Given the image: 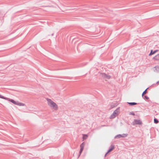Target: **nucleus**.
Here are the masks:
<instances>
[{"label":"nucleus","instance_id":"4","mask_svg":"<svg viewBox=\"0 0 159 159\" xmlns=\"http://www.w3.org/2000/svg\"><path fill=\"white\" fill-rule=\"evenodd\" d=\"M142 122L140 120H137L136 119H134L132 123V124L134 125H142Z\"/></svg>","mask_w":159,"mask_h":159},{"label":"nucleus","instance_id":"19","mask_svg":"<svg viewBox=\"0 0 159 159\" xmlns=\"http://www.w3.org/2000/svg\"><path fill=\"white\" fill-rule=\"evenodd\" d=\"M83 150V149L80 148V150L79 152V153L80 155Z\"/></svg>","mask_w":159,"mask_h":159},{"label":"nucleus","instance_id":"9","mask_svg":"<svg viewBox=\"0 0 159 159\" xmlns=\"http://www.w3.org/2000/svg\"><path fill=\"white\" fill-rule=\"evenodd\" d=\"M154 71L157 72H159V66H156L155 67Z\"/></svg>","mask_w":159,"mask_h":159},{"label":"nucleus","instance_id":"3","mask_svg":"<svg viewBox=\"0 0 159 159\" xmlns=\"http://www.w3.org/2000/svg\"><path fill=\"white\" fill-rule=\"evenodd\" d=\"M119 109L120 107H118L114 111L110 117V119H113L116 117L118 114V113L119 111Z\"/></svg>","mask_w":159,"mask_h":159},{"label":"nucleus","instance_id":"5","mask_svg":"<svg viewBox=\"0 0 159 159\" xmlns=\"http://www.w3.org/2000/svg\"><path fill=\"white\" fill-rule=\"evenodd\" d=\"M102 77L104 78H106L107 79H109L111 78V76L109 75H108L105 73H103L102 74Z\"/></svg>","mask_w":159,"mask_h":159},{"label":"nucleus","instance_id":"12","mask_svg":"<svg viewBox=\"0 0 159 159\" xmlns=\"http://www.w3.org/2000/svg\"><path fill=\"white\" fill-rule=\"evenodd\" d=\"M148 89L147 88L142 93V97L143 98V96H144V95L146 93H147V89Z\"/></svg>","mask_w":159,"mask_h":159},{"label":"nucleus","instance_id":"16","mask_svg":"<svg viewBox=\"0 0 159 159\" xmlns=\"http://www.w3.org/2000/svg\"><path fill=\"white\" fill-rule=\"evenodd\" d=\"M121 135H122V137L124 138L127 136V134H121Z\"/></svg>","mask_w":159,"mask_h":159},{"label":"nucleus","instance_id":"11","mask_svg":"<svg viewBox=\"0 0 159 159\" xmlns=\"http://www.w3.org/2000/svg\"><path fill=\"white\" fill-rule=\"evenodd\" d=\"M122 137V135L121 134H118L116 135L114 138L115 139H117V138H121Z\"/></svg>","mask_w":159,"mask_h":159},{"label":"nucleus","instance_id":"6","mask_svg":"<svg viewBox=\"0 0 159 159\" xmlns=\"http://www.w3.org/2000/svg\"><path fill=\"white\" fill-rule=\"evenodd\" d=\"M114 148V145L112 144L110 146L108 150L107 151L108 152H111L112 150Z\"/></svg>","mask_w":159,"mask_h":159},{"label":"nucleus","instance_id":"1","mask_svg":"<svg viewBox=\"0 0 159 159\" xmlns=\"http://www.w3.org/2000/svg\"><path fill=\"white\" fill-rule=\"evenodd\" d=\"M47 100L48 101V105L50 107H52L55 110H57L58 109L57 105L51 99L47 98Z\"/></svg>","mask_w":159,"mask_h":159},{"label":"nucleus","instance_id":"8","mask_svg":"<svg viewBox=\"0 0 159 159\" xmlns=\"http://www.w3.org/2000/svg\"><path fill=\"white\" fill-rule=\"evenodd\" d=\"M153 59L156 61H159V53L154 56Z\"/></svg>","mask_w":159,"mask_h":159},{"label":"nucleus","instance_id":"2","mask_svg":"<svg viewBox=\"0 0 159 159\" xmlns=\"http://www.w3.org/2000/svg\"><path fill=\"white\" fill-rule=\"evenodd\" d=\"M0 98L3 99H5L6 100H7L11 102L12 103H13L15 105H17L18 102L15 101V100H13L12 99H11L9 98H8L5 97L1 95V94H0Z\"/></svg>","mask_w":159,"mask_h":159},{"label":"nucleus","instance_id":"23","mask_svg":"<svg viewBox=\"0 0 159 159\" xmlns=\"http://www.w3.org/2000/svg\"><path fill=\"white\" fill-rule=\"evenodd\" d=\"M53 35H54V33H52V34L51 35H52V36H53Z\"/></svg>","mask_w":159,"mask_h":159},{"label":"nucleus","instance_id":"7","mask_svg":"<svg viewBox=\"0 0 159 159\" xmlns=\"http://www.w3.org/2000/svg\"><path fill=\"white\" fill-rule=\"evenodd\" d=\"M158 50H156L154 51H153V50H151L150 51V53L149 54V56H150L151 55H152L154 54H155V53H156L157 51H158Z\"/></svg>","mask_w":159,"mask_h":159},{"label":"nucleus","instance_id":"13","mask_svg":"<svg viewBox=\"0 0 159 159\" xmlns=\"http://www.w3.org/2000/svg\"><path fill=\"white\" fill-rule=\"evenodd\" d=\"M154 122L155 123L157 124L159 122V121L157 119L155 118L154 120Z\"/></svg>","mask_w":159,"mask_h":159},{"label":"nucleus","instance_id":"17","mask_svg":"<svg viewBox=\"0 0 159 159\" xmlns=\"http://www.w3.org/2000/svg\"><path fill=\"white\" fill-rule=\"evenodd\" d=\"M143 97H144V98L145 99H146L147 100H148V99H149V98L148 96H147L146 95L144 96H143Z\"/></svg>","mask_w":159,"mask_h":159},{"label":"nucleus","instance_id":"14","mask_svg":"<svg viewBox=\"0 0 159 159\" xmlns=\"http://www.w3.org/2000/svg\"><path fill=\"white\" fill-rule=\"evenodd\" d=\"M17 105L19 106H24L25 105V104H24L22 103L19 102H18L17 104Z\"/></svg>","mask_w":159,"mask_h":159},{"label":"nucleus","instance_id":"10","mask_svg":"<svg viewBox=\"0 0 159 159\" xmlns=\"http://www.w3.org/2000/svg\"><path fill=\"white\" fill-rule=\"evenodd\" d=\"M128 104L130 106H133L137 104V103L135 102H128Z\"/></svg>","mask_w":159,"mask_h":159},{"label":"nucleus","instance_id":"15","mask_svg":"<svg viewBox=\"0 0 159 159\" xmlns=\"http://www.w3.org/2000/svg\"><path fill=\"white\" fill-rule=\"evenodd\" d=\"M84 142L82 143L80 145V148L84 149Z\"/></svg>","mask_w":159,"mask_h":159},{"label":"nucleus","instance_id":"22","mask_svg":"<svg viewBox=\"0 0 159 159\" xmlns=\"http://www.w3.org/2000/svg\"><path fill=\"white\" fill-rule=\"evenodd\" d=\"M84 136H85L86 137H87V135L86 134H84Z\"/></svg>","mask_w":159,"mask_h":159},{"label":"nucleus","instance_id":"20","mask_svg":"<svg viewBox=\"0 0 159 159\" xmlns=\"http://www.w3.org/2000/svg\"><path fill=\"white\" fill-rule=\"evenodd\" d=\"M159 83V80L157 82H156V84H153L152 85V86H154V85H156V84H158Z\"/></svg>","mask_w":159,"mask_h":159},{"label":"nucleus","instance_id":"24","mask_svg":"<svg viewBox=\"0 0 159 159\" xmlns=\"http://www.w3.org/2000/svg\"><path fill=\"white\" fill-rule=\"evenodd\" d=\"M84 139V138H83ZM85 139H86V138H85Z\"/></svg>","mask_w":159,"mask_h":159},{"label":"nucleus","instance_id":"18","mask_svg":"<svg viewBox=\"0 0 159 159\" xmlns=\"http://www.w3.org/2000/svg\"><path fill=\"white\" fill-rule=\"evenodd\" d=\"M129 114L130 115H132L133 116L135 115V114L134 113V112L133 111H132V112H130L129 113Z\"/></svg>","mask_w":159,"mask_h":159},{"label":"nucleus","instance_id":"21","mask_svg":"<svg viewBox=\"0 0 159 159\" xmlns=\"http://www.w3.org/2000/svg\"><path fill=\"white\" fill-rule=\"evenodd\" d=\"M109 152H108V151L106 153L105 155V157H106L107 156V154H108Z\"/></svg>","mask_w":159,"mask_h":159}]
</instances>
